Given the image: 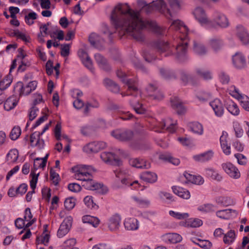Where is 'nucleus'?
I'll return each instance as SVG.
<instances>
[{
    "mask_svg": "<svg viewBox=\"0 0 249 249\" xmlns=\"http://www.w3.org/2000/svg\"><path fill=\"white\" fill-rule=\"evenodd\" d=\"M114 173L116 177L118 178L116 181H121L123 185L126 186H132L134 184H138L137 181H134L132 182L129 179L126 178L124 173L120 170H114Z\"/></svg>",
    "mask_w": 249,
    "mask_h": 249,
    "instance_id": "2eb2a0df",
    "label": "nucleus"
},
{
    "mask_svg": "<svg viewBox=\"0 0 249 249\" xmlns=\"http://www.w3.org/2000/svg\"><path fill=\"white\" fill-rule=\"evenodd\" d=\"M194 51L198 55H204L206 53L207 50L205 46L200 42L194 41Z\"/></svg>",
    "mask_w": 249,
    "mask_h": 249,
    "instance_id": "72a5a7b5",
    "label": "nucleus"
},
{
    "mask_svg": "<svg viewBox=\"0 0 249 249\" xmlns=\"http://www.w3.org/2000/svg\"><path fill=\"white\" fill-rule=\"evenodd\" d=\"M152 6L160 13L164 14L167 18H169L172 17L170 10L166 8L165 3L163 0H157L153 1L152 2Z\"/></svg>",
    "mask_w": 249,
    "mask_h": 249,
    "instance_id": "9b49d317",
    "label": "nucleus"
},
{
    "mask_svg": "<svg viewBox=\"0 0 249 249\" xmlns=\"http://www.w3.org/2000/svg\"><path fill=\"white\" fill-rule=\"evenodd\" d=\"M152 46L161 55L167 57L173 55L179 62H185L187 59L188 43L180 42L174 48L168 42L157 40L152 43Z\"/></svg>",
    "mask_w": 249,
    "mask_h": 249,
    "instance_id": "f03ea898",
    "label": "nucleus"
},
{
    "mask_svg": "<svg viewBox=\"0 0 249 249\" xmlns=\"http://www.w3.org/2000/svg\"><path fill=\"white\" fill-rule=\"evenodd\" d=\"M231 212H236V211L232 210L231 209L219 210L216 212V215L218 217L224 219L227 218V216L228 215V214L231 213Z\"/></svg>",
    "mask_w": 249,
    "mask_h": 249,
    "instance_id": "8fccbe9b",
    "label": "nucleus"
},
{
    "mask_svg": "<svg viewBox=\"0 0 249 249\" xmlns=\"http://www.w3.org/2000/svg\"><path fill=\"white\" fill-rule=\"evenodd\" d=\"M219 78L220 82L223 84H228L230 81L229 75L223 71H221L219 74Z\"/></svg>",
    "mask_w": 249,
    "mask_h": 249,
    "instance_id": "bf43d9fd",
    "label": "nucleus"
},
{
    "mask_svg": "<svg viewBox=\"0 0 249 249\" xmlns=\"http://www.w3.org/2000/svg\"><path fill=\"white\" fill-rule=\"evenodd\" d=\"M50 239V235L48 233H43L40 236L37 237L36 242L37 244H43L46 245L48 243Z\"/></svg>",
    "mask_w": 249,
    "mask_h": 249,
    "instance_id": "49530a36",
    "label": "nucleus"
},
{
    "mask_svg": "<svg viewBox=\"0 0 249 249\" xmlns=\"http://www.w3.org/2000/svg\"><path fill=\"white\" fill-rule=\"evenodd\" d=\"M18 101L14 96L9 97L4 102V108L5 110L9 111L13 109L17 105Z\"/></svg>",
    "mask_w": 249,
    "mask_h": 249,
    "instance_id": "2f4dec72",
    "label": "nucleus"
},
{
    "mask_svg": "<svg viewBox=\"0 0 249 249\" xmlns=\"http://www.w3.org/2000/svg\"><path fill=\"white\" fill-rule=\"evenodd\" d=\"M95 60L99 67L103 70L108 71L111 70V67L107 60L100 53H96L94 55Z\"/></svg>",
    "mask_w": 249,
    "mask_h": 249,
    "instance_id": "dca6fc26",
    "label": "nucleus"
},
{
    "mask_svg": "<svg viewBox=\"0 0 249 249\" xmlns=\"http://www.w3.org/2000/svg\"><path fill=\"white\" fill-rule=\"evenodd\" d=\"M129 146L134 150L145 151L150 148L149 144L144 143H140L138 142H131Z\"/></svg>",
    "mask_w": 249,
    "mask_h": 249,
    "instance_id": "473e14b6",
    "label": "nucleus"
},
{
    "mask_svg": "<svg viewBox=\"0 0 249 249\" xmlns=\"http://www.w3.org/2000/svg\"><path fill=\"white\" fill-rule=\"evenodd\" d=\"M161 75L166 79H175L176 74L173 71L161 68L160 70Z\"/></svg>",
    "mask_w": 249,
    "mask_h": 249,
    "instance_id": "4c0bfd02",
    "label": "nucleus"
},
{
    "mask_svg": "<svg viewBox=\"0 0 249 249\" xmlns=\"http://www.w3.org/2000/svg\"><path fill=\"white\" fill-rule=\"evenodd\" d=\"M162 239L165 243L176 244L180 242L182 238L181 235L176 233H167L162 236Z\"/></svg>",
    "mask_w": 249,
    "mask_h": 249,
    "instance_id": "f3484780",
    "label": "nucleus"
},
{
    "mask_svg": "<svg viewBox=\"0 0 249 249\" xmlns=\"http://www.w3.org/2000/svg\"><path fill=\"white\" fill-rule=\"evenodd\" d=\"M172 190L175 194L182 198L187 199L190 197V192L184 188L173 186L172 187Z\"/></svg>",
    "mask_w": 249,
    "mask_h": 249,
    "instance_id": "cd10ccee",
    "label": "nucleus"
},
{
    "mask_svg": "<svg viewBox=\"0 0 249 249\" xmlns=\"http://www.w3.org/2000/svg\"><path fill=\"white\" fill-rule=\"evenodd\" d=\"M236 36L242 42L243 44H246L249 43V35L245 28L238 25L236 26Z\"/></svg>",
    "mask_w": 249,
    "mask_h": 249,
    "instance_id": "4468645a",
    "label": "nucleus"
},
{
    "mask_svg": "<svg viewBox=\"0 0 249 249\" xmlns=\"http://www.w3.org/2000/svg\"><path fill=\"white\" fill-rule=\"evenodd\" d=\"M241 105L246 110L249 111V98L247 96L241 99Z\"/></svg>",
    "mask_w": 249,
    "mask_h": 249,
    "instance_id": "774afa93",
    "label": "nucleus"
},
{
    "mask_svg": "<svg viewBox=\"0 0 249 249\" xmlns=\"http://www.w3.org/2000/svg\"><path fill=\"white\" fill-rule=\"evenodd\" d=\"M30 175L32 176V179L30 180V186L32 190H35L37 182L39 173L36 174L32 170Z\"/></svg>",
    "mask_w": 249,
    "mask_h": 249,
    "instance_id": "5fc2aeb1",
    "label": "nucleus"
},
{
    "mask_svg": "<svg viewBox=\"0 0 249 249\" xmlns=\"http://www.w3.org/2000/svg\"><path fill=\"white\" fill-rule=\"evenodd\" d=\"M82 186L87 190H97L102 194H106L107 192V189L104 186L103 184L94 182L91 178L87 181L82 182Z\"/></svg>",
    "mask_w": 249,
    "mask_h": 249,
    "instance_id": "39448f33",
    "label": "nucleus"
},
{
    "mask_svg": "<svg viewBox=\"0 0 249 249\" xmlns=\"http://www.w3.org/2000/svg\"><path fill=\"white\" fill-rule=\"evenodd\" d=\"M121 216L118 213L112 215L108 219V228L110 231L118 230L120 226Z\"/></svg>",
    "mask_w": 249,
    "mask_h": 249,
    "instance_id": "9d476101",
    "label": "nucleus"
},
{
    "mask_svg": "<svg viewBox=\"0 0 249 249\" xmlns=\"http://www.w3.org/2000/svg\"><path fill=\"white\" fill-rule=\"evenodd\" d=\"M233 128L236 137L237 138L241 137L243 134V130L239 124L237 123H234Z\"/></svg>",
    "mask_w": 249,
    "mask_h": 249,
    "instance_id": "052dcab7",
    "label": "nucleus"
},
{
    "mask_svg": "<svg viewBox=\"0 0 249 249\" xmlns=\"http://www.w3.org/2000/svg\"><path fill=\"white\" fill-rule=\"evenodd\" d=\"M222 167L224 171L231 178L237 179L240 177L238 169L231 163L226 162L222 164Z\"/></svg>",
    "mask_w": 249,
    "mask_h": 249,
    "instance_id": "6e6552de",
    "label": "nucleus"
},
{
    "mask_svg": "<svg viewBox=\"0 0 249 249\" xmlns=\"http://www.w3.org/2000/svg\"><path fill=\"white\" fill-rule=\"evenodd\" d=\"M196 73L198 76L205 80L212 79V73L211 71L203 68H198L196 70Z\"/></svg>",
    "mask_w": 249,
    "mask_h": 249,
    "instance_id": "7c9ffc66",
    "label": "nucleus"
},
{
    "mask_svg": "<svg viewBox=\"0 0 249 249\" xmlns=\"http://www.w3.org/2000/svg\"><path fill=\"white\" fill-rule=\"evenodd\" d=\"M100 158L105 162L112 165L119 166L122 164L121 160L111 152H102L100 154Z\"/></svg>",
    "mask_w": 249,
    "mask_h": 249,
    "instance_id": "0eeeda50",
    "label": "nucleus"
},
{
    "mask_svg": "<svg viewBox=\"0 0 249 249\" xmlns=\"http://www.w3.org/2000/svg\"><path fill=\"white\" fill-rule=\"evenodd\" d=\"M14 91L16 93H19L20 96L22 95H28L32 91L28 85L25 87H23V83L20 81L17 82L15 85L14 88Z\"/></svg>",
    "mask_w": 249,
    "mask_h": 249,
    "instance_id": "aec40b11",
    "label": "nucleus"
},
{
    "mask_svg": "<svg viewBox=\"0 0 249 249\" xmlns=\"http://www.w3.org/2000/svg\"><path fill=\"white\" fill-rule=\"evenodd\" d=\"M169 214L171 216L179 220L185 219L189 217V214L187 213H181L180 212H176L173 211H170Z\"/></svg>",
    "mask_w": 249,
    "mask_h": 249,
    "instance_id": "79ce46f5",
    "label": "nucleus"
},
{
    "mask_svg": "<svg viewBox=\"0 0 249 249\" xmlns=\"http://www.w3.org/2000/svg\"><path fill=\"white\" fill-rule=\"evenodd\" d=\"M141 178L145 181L154 183L157 180V175L153 172L145 171L141 175Z\"/></svg>",
    "mask_w": 249,
    "mask_h": 249,
    "instance_id": "c756f323",
    "label": "nucleus"
},
{
    "mask_svg": "<svg viewBox=\"0 0 249 249\" xmlns=\"http://www.w3.org/2000/svg\"><path fill=\"white\" fill-rule=\"evenodd\" d=\"M21 134V129L19 126H15L12 129L10 134V138L12 140H16L18 139Z\"/></svg>",
    "mask_w": 249,
    "mask_h": 249,
    "instance_id": "de8ad7c7",
    "label": "nucleus"
},
{
    "mask_svg": "<svg viewBox=\"0 0 249 249\" xmlns=\"http://www.w3.org/2000/svg\"><path fill=\"white\" fill-rule=\"evenodd\" d=\"M124 226L128 231L137 230L139 228V222L135 218H127L124 222Z\"/></svg>",
    "mask_w": 249,
    "mask_h": 249,
    "instance_id": "b1692460",
    "label": "nucleus"
},
{
    "mask_svg": "<svg viewBox=\"0 0 249 249\" xmlns=\"http://www.w3.org/2000/svg\"><path fill=\"white\" fill-rule=\"evenodd\" d=\"M216 209V207L211 204H205L202 205H200L197 208V210L199 211L204 213L213 212H214Z\"/></svg>",
    "mask_w": 249,
    "mask_h": 249,
    "instance_id": "58836bf2",
    "label": "nucleus"
},
{
    "mask_svg": "<svg viewBox=\"0 0 249 249\" xmlns=\"http://www.w3.org/2000/svg\"><path fill=\"white\" fill-rule=\"evenodd\" d=\"M99 107V103L96 100L93 101L92 102H88L86 104V107L84 108V112L85 114H88L90 108H98Z\"/></svg>",
    "mask_w": 249,
    "mask_h": 249,
    "instance_id": "864d4df0",
    "label": "nucleus"
},
{
    "mask_svg": "<svg viewBox=\"0 0 249 249\" xmlns=\"http://www.w3.org/2000/svg\"><path fill=\"white\" fill-rule=\"evenodd\" d=\"M210 45L214 51H217L221 47L223 43L219 39L213 38L210 40Z\"/></svg>",
    "mask_w": 249,
    "mask_h": 249,
    "instance_id": "603ef678",
    "label": "nucleus"
},
{
    "mask_svg": "<svg viewBox=\"0 0 249 249\" xmlns=\"http://www.w3.org/2000/svg\"><path fill=\"white\" fill-rule=\"evenodd\" d=\"M118 77L120 78L122 81L125 83L128 86L129 90H133L135 92L137 91V83L136 80L131 79H126L125 78L126 74L122 71L118 70L116 72Z\"/></svg>",
    "mask_w": 249,
    "mask_h": 249,
    "instance_id": "1a4fd4ad",
    "label": "nucleus"
},
{
    "mask_svg": "<svg viewBox=\"0 0 249 249\" xmlns=\"http://www.w3.org/2000/svg\"><path fill=\"white\" fill-rule=\"evenodd\" d=\"M14 35L26 42L30 41V38L27 37L25 34L20 32L18 30H16V32L14 33Z\"/></svg>",
    "mask_w": 249,
    "mask_h": 249,
    "instance_id": "338daca9",
    "label": "nucleus"
},
{
    "mask_svg": "<svg viewBox=\"0 0 249 249\" xmlns=\"http://www.w3.org/2000/svg\"><path fill=\"white\" fill-rule=\"evenodd\" d=\"M68 189L73 192H78L81 189V186L76 183H70L68 186Z\"/></svg>",
    "mask_w": 249,
    "mask_h": 249,
    "instance_id": "e2e57ef3",
    "label": "nucleus"
},
{
    "mask_svg": "<svg viewBox=\"0 0 249 249\" xmlns=\"http://www.w3.org/2000/svg\"><path fill=\"white\" fill-rule=\"evenodd\" d=\"M190 128L195 133L202 135L203 133V126L198 122H194L190 124Z\"/></svg>",
    "mask_w": 249,
    "mask_h": 249,
    "instance_id": "e433bc0d",
    "label": "nucleus"
},
{
    "mask_svg": "<svg viewBox=\"0 0 249 249\" xmlns=\"http://www.w3.org/2000/svg\"><path fill=\"white\" fill-rule=\"evenodd\" d=\"M106 143L104 142H89L83 147V151L88 153H95L106 148Z\"/></svg>",
    "mask_w": 249,
    "mask_h": 249,
    "instance_id": "20e7f679",
    "label": "nucleus"
},
{
    "mask_svg": "<svg viewBox=\"0 0 249 249\" xmlns=\"http://www.w3.org/2000/svg\"><path fill=\"white\" fill-rule=\"evenodd\" d=\"M152 99L160 101L162 100L164 98L163 94L159 90H157L152 95L150 96Z\"/></svg>",
    "mask_w": 249,
    "mask_h": 249,
    "instance_id": "69168bd1",
    "label": "nucleus"
},
{
    "mask_svg": "<svg viewBox=\"0 0 249 249\" xmlns=\"http://www.w3.org/2000/svg\"><path fill=\"white\" fill-rule=\"evenodd\" d=\"M198 241H199V243H196L195 242V243L202 249H210L212 246V243L209 240H201L198 239Z\"/></svg>",
    "mask_w": 249,
    "mask_h": 249,
    "instance_id": "6e6d98bb",
    "label": "nucleus"
},
{
    "mask_svg": "<svg viewBox=\"0 0 249 249\" xmlns=\"http://www.w3.org/2000/svg\"><path fill=\"white\" fill-rule=\"evenodd\" d=\"M202 221L199 219H195L192 221H190L187 222L182 223L181 225L185 227H190L192 228L198 227L202 225Z\"/></svg>",
    "mask_w": 249,
    "mask_h": 249,
    "instance_id": "c03bdc74",
    "label": "nucleus"
},
{
    "mask_svg": "<svg viewBox=\"0 0 249 249\" xmlns=\"http://www.w3.org/2000/svg\"><path fill=\"white\" fill-rule=\"evenodd\" d=\"M210 105L213 108L215 114L218 117L222 116L224 113V107L220 100L215 99L210 102Z\"/></svg>",
    "mask_w": 249,
    "mask_h": 249,
    "instance_id": "a211bd4d",
    "label": "nucleus"
},
{
    "mask_svg": "<svg viewBox=\"0 0 249 249\" xmlns=\"http://www.w3.org/2000/svg\"><path fill=\"white\" fill-rule=\"evenodd\" d=\"M72 218L69 216L65 218L61 224L57 231V236L61 238L66 235L71 227Z\"/></svg>",
    "mask_w": 249,
    "mask_h": 249,
    "instance_id": "423d86ee",
    "label": "nucleus"
},
{
    "mask_svg": "<svg viewBox=\"0 0 249 249\" xmlns=\"http://www.w3.org/2000/svg\"><path fill=\"white\" fill-rule=\"evenodd\" d=\"M232 64L236 69H241L246 65V58L242 53H236L232 56Z\"/></svg>",
    "mask_w": 249,
    "mask_h": 249,
    "instance_id": "f8f14e48",
    "label": "nucleus"
},
{
    "mask_svg": "<svg viewBox=\"0 0 249 249\" xmlns=\"http://www.w3.org/2000/svg\"><path fill=\"white\" fill-rule=\"evenodd\" d=\"M227 137L228 134L227 133H226V134L223 133L222 135L220 138V142L223 152L226 155H229L231 154V146L227 144Z\"/></svg>",
    "mask_w": 249,
    "mask_h": 249,
    "instance_id": "bb28decb",
    "label": "nucleus"
},
{
    "mask_svg": "<svg viewBox=\"0 0 249 249\" xmlns=\"http://www.w3.org/2000/svg\"><path fill=\"white\" fill-rule=\"evenodd\" d=\"M158 89V87L156 84L150 83L146 88V90L149 96L152 95Z\"/></svg>",
    "mask_w": 249,
    "mask_h": 249,
    "instance_id": "13d9d810",
    "label": "nucleus"
},
{
    "mask_svg": "<svg viewBox=\"0 0 249 249\" xmlns=\"http://www.w3.org/2000/svg\"><path fill=\"white\" fill-rule=\"evenodd\" d=\"M170 101L172 107L176 111L178 114L181 115L186 112L185 107L178 97H173L171 98Z\"/></svg>",
    "mask_w": 249,
    "mask_h": 249,
    "instance_id": "ddd939ff",
    "label": "nucleus"
},
{
    "mask_svg": "<svg viewBox=\"0 0 249 249\" xmlns=\"http://www.w3.org/2000/svg\"><path fill=\"white\" fill-rule=\"evenodd\" d=\"M75 204V199L72 197L66 198L64 202L65 208L68 210L72 209L74 208Z\"/></svg>",
    "mask_w": 249,
    "mask_h": 249,
    "instance_id": "3c124183",
    "label": "nucleus"
},
{
    "mask_svg": "<svg viewBox=\"0 0 249 249\" xmlns=\"http://www.w3.org/2000/svg\"><path fill=\"white\" fill-rule=\"evenodd\" d=\"M235 238L234 231L230 230L227 233L224 235L223 241L225 244H230L233 242Z\"/></svg>",
    "mask_w": 249,
    "mask_h": 249,
    "instance_id": "37998d69",
    "label": "nucleus"
},
{
    "mask_svg": "<svg viewBox=\"0 0 249 249\" xmlns=\"http://www.w3.org/2000/svg\"><path fill=\"white\" fill-rule=\"evenodd\" d=\"M214 20L217 24L222 28H226L229 25V22L227 18L223 14L215 13Z\"/></svg>",
    "mask_w": 249,
    "mask_h": 249,
    "instance_id": "412c9836",
    "label": "nucleus"
},
{
    "mask_svg": "<svg viewBox=\"0 0 249 249\" xmlns=\"http://www.w3.org/2000/svg\"><path fill=\"white\" fill-rule=\"evenodd\" d=\"M160 159L164 161H168L174 165H178L180 161L179 159L175 158L169 155L161 154L160 155Z\"/></svg>",
    "mask_w": 249,
    "mask_h": 249,
    "instance_id": "ea45409f",
    "label": "nucleus"
},
{
    "mask_svg": "<svg viewBox=\"0 0 249 249\" xmlns=\"http://www.w3.org/2000/svg\"><path fill=\"white\" fill-rule=\"evenodd\" d=\"M177 121L173 122L171 119L163 120L160 123V126L162 129H166L170 132L173 133L175 131V125Z\"/></svg>",
    "mask_w": 249,
    "mask_h": 249,
    "instance_id": "4be33fe9",
    "label": "nucleus"
},
{
    "mask_svg": "<svg viewBox=\"0 0 249 249\" xmlns=\"http://www.w3.org/2000/svg\"><path fill=\"white\" fill-rule=\"evenodd\" d=\"M111 134L116 139L124 142L131 141L134 136V132L130 129H117L112 131Z\"/></svg>",
    "mask_w": 249,
    "mask_h": 249,
    "instance_id": "7ed1b4c3",
    "label": "nucleus"
},
{
    "mask_svg": "<svg viewBox=\"0 0 249 249\" xmlns=\"http://www.w3.org/2000/svg\"><path fill=\"white\" fill-rule=\"evenodd\" d=\"M196 19L201 24L208 22V19L204 10L201 7H197L194 11Z\"/></svg>",
    "mask_w": 249,
    "mask_h": 249,
    "instance_id": "6ab92c4d",
    "label": "nucleus"
},
{
    "mask_svg": "<svg viewBox=\"0 0 249 249\" xmlns=\"http://www.w3.org/2000/svg\"><path fill=\"white\" fill-rule=\"evenodd\" d=\"M206 175L212 179L220 181L222 180V176L213 168H207L205 169Z\"/></svg>",
    "mask_w": 249,
    "mask_h": 249,
    "instance_id": "c9c22d12",
    "label": "nucleus"
},
{
    "mask_svg": "<svg viewBox=\"0 0 249 249\" xmlns=\"http://www.w3.org/2000/svg\"><path fill=\"white\" fill-rule=\"evenodd\" d=\"M129 162L132 166L137 168L147 169L150 167L149 162L138 158L131 159L129 160Z\"/></svg>",
    "mask_w": 249,
    "mask_h": 249,
    "instance_id": "5701e85b",
    "label": "nucleus"
},
{
    "mask_svg": "<svg viewBox=\"0 0 249 249\" xmlns=\"http://www.w3.org/2000/svg\"><path fill=\"white\" fill-rule=\"evenodd\" d=\"M37 111H38V108L37 107L35 106L32 107L29 113V118L30 121H33L36 118L37 116L36 112Z\"/></svg>",
    "mask_w": 249,
    "mask_h": 249,
    "instance_id": "680f3d73",
    "label": "nucleus"
},
{
    "mask_svg": "<svg viewBox=\"0 0 249 249\" xmlns=\"http://www.w3.org/2000/svg\"><path fill=\"white\" fill-rule=\"evenodd\" d=\"M104 84L109 90L114 93H117L120 91L119 86L110 79H104Z\"/></svg>",
    "mask_w": 249,
    "mask_h": 249,
    "instance_id": "c85d7f7f",
    "label": "nucleus"
},
{
    "mask_svg": "<svg viewBox=\"0 0 249 249\" xmlns=\"http://www.w3.org/2000/svg\"><path fill=\"white\" fill-rule=\"evenodd\" d=\"M132 199L136 203V204L141 207H146L149 205L150 201L139 197L136 196H133L132 197Z\"/></svg>",
    "mask_w": 249,
    "mask_h": 249,
    "instance_id": "a19ab883",
    "label": "nucleus"
},
{
    "mask_svg": "<svg viewBox=\"0 0 249 249\" xmlns=\"http://www.w3.org/2000/svg\"><path fill=\"white\" fill-rule=\"evenodd\" d=\"M18 158V151L16 149H11L6 155V160L9 163L16 162Z\"/></svg>",
    "mask_w": 249,
    "mask_h": 249,
    "instance_id": "f704fd0d",
    "label": "nucleus"
},
{
    "mask_svg": "<svg viewBox=\"0 0 249 249\" xmlns=\"http://www.w3.org/2000/svg\"><path fill=\"white\" fill-rule=\"evenodd\" d=\"M46 71L48 75H51L53 73V61L49 60L46 64Z\"/></svg>",
    "mask_w": 249,
    "mask_h": 249,
    "instance_id": "0e129e2a",
    "label": "nucleus"
},
{
    "mask_svg": "<svg viewBox=\"0 0 249 249\" xmlns=\"http://www.w3.org/2000/svg\"><path fill=\"white\" fill-rule=\"evenodd\" d=\"M184 176L189 181L192 183L201 185L204 183V179L200 176H195L186 172L184 173Z\"/></svg>",
    "mask_w": 249,
    "mask_h": 249,
    "instance_id": "a878e982",
    "label": "nucleus"
},
{
    "mask_svg": "<svg viewBox=\"0 0 249 249\" xmlns=\"http://www.w3.org/2000/svg\"><path fill=\"white\" fill-rule=\"evenodd\" d=\"M130 104L137 113L142 114L145 113V109L142 107V104H140L139 102L132 103L130 101Z\"/></svg>",
    "mask_w": 249,
    "mask_h": 249,
    "instance_id": "a18cd8bd",
    "label": "nucleus"
},
{
    "mask_svg": "<svg viewBox=\"0 0 249 249\" xmlns=\"http://www.w3.org/2000/svg\"><path fill=\"white\" fill-rule=\"evenodd\" d=\"M111 19L120 36L127 34L138 41H144V30L146 28L158 35L165 33V28L159 26L155 22L142 20L139 12L131 9L127 4L116 6L112 12Z\"/></svg>",
    "mask_w": 249,
    "mask_h": 249,
    "instance_id": "f257e3e1",
    "label": "nucleus"
},
{
    "mask_svg": "<svg viewBox=\"0 0 249 249\" xmlns=\"http://www.w3.org/2000/svg\"><path fill=\"white\" fill-rule=\"evenodd\" d=\"M85 204L89 208H98L96 204L93 202L92 197L91 196H87L84 199Z\"/></svg>",
    "mask_w": 249,
    "mask_h": 249,
    "instance_id": "4d7b16f0",
    "label": "nucleus"
},
{
    "mask_svg": "<svg viewBox=\"0 0 249 249\" xmlns=\"http://www.w3.org/2000/svg\"><path fill=\"white\" fill-rule=\"evenodd\" d=\"M227 109L233 115H237L239 113V109L237 105L233 102L229 104L227 107Z\"/></svg>",
    "mask_w": 249,
    "mask_h": 249,
    "instance_id": "09e8293b",
    "label": "nucleus"
},
{
    "mask_svg": "<svg viewBox=\"0 0 249 249\" xmlns=\"http://www.w3.org/2000/svg\"><path fill=\"white\" fill-rule=\"evenodd\" d=\"M213 156L212 150H209L206 152L193 157L194 159L199 162H205L210 160Z\"/></svg>",
    "mask_w": 249,
    "mask_h": 249,
    "instance_id": "393cba45",
    "label": "nucleus"
}]
</instances>
